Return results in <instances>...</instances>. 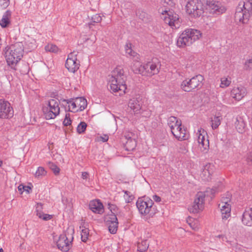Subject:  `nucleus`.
<instances>
[{"mask_svg":"<svg viewBox=\"0 0 252 252\" xmlns=\"http://www.w3.org/2000/svg\"><path fill=\"white\" fill-rule=\"evenodd\" d=\"M3 52L7 65L12 69L16 70L17 63L23 56V44L19 42L7 46L3 50Z\"/></svg>","mask_w":252,"mask_h":252,"instance_id":"f257e3e1","label":"nucleus"},{"mask_svg":"<svg viewBox=\"0 0 252 252\" xmlns=\"http://www.w3.org/2000/svg\"><path fill=\"white\" fill-rule=\"evenodd\" d=\"M126 78L124 70L121 67L116 68L109 78L111 90L113 92H120V95L125 94L126 90Z\"/></svg>","mask_w":252,"mask_h":252,"instance_id":"f03ea898","label":"nucleus"},{"mask_svg":"<svg viewBox=\"0 0 252 252\" xmlns=\"http://www.w3.org/2000/svg\"><path fill=\"white\" fill-rule=\"evenodd\" d=\"M201 32L193 29H187L179 34L177 39V45L184 48L191 45L201 37Z\"/></svg>","mask_w":252,"mask_h":252,"instance_id":"7ed1b4c3","label":"nucleus"},{"mask_svg":"<svg viewBox=\"0 0 252 252\" xmlns=\"http://www.w3.org/2000/svg\"><path fill=\"white\" fill-rule=\"evenodd\" d=\"M136 206L140 214L146 218L153 217L157 212L153 201L148 197L139 198L136 202Z\"/></svg>","mask_w":252,"mask_h":252,"instance_id":"20e7f679","label":"nucleus"},{"mask_svg":"<svg viewBox=\"0 0 252 252\" xmlns=\"http://www.w3.org/2000/svg\"><path fill=\"white\" fill-rule=\"evenodd\" d=\"M252 12V0L240 1L236 7L235 17L243 23H246Z\"/></svg>","mask_w":252,"mask_h":252,"instance_id":"39448f33","label":"nucleus"},{"mask_svg":"<svg viewBox=\"0 0 252 252\" xmlns=\"http://www.w3.org/2000/svg\"><path fill=\"white\" fill-rule=\"evenodd\" d=\"M60 101L55 99H50L43 107V112L46 120L55 119L60 114Z\"/></svg>","mask_w":252,"mask_h":252,"instance_id":"423d86ee","label":"nucleus"},{"mask_svg":"<svg viewBox=\"0 0 252 252\" xmlns=\"http://www.w3.org/2000/svg\"><path fill=\"white\" fill-rule=\"evenodd\" d=\"M186 11L191 17H198L204 12L203 4L200 0H189L186 5Z\"/></svg>","mask_w":252,"mask_h":252,"instance_id":"0eeeda50","label":"nucleus"},{"mask_svg":"<svg viewBox=\"0 0 252 252\" xmlns=\"http://www.w3.org/2000/svg\"><path fill=\"white\" fill-rule=\"evenodd\" d=\"M159 64L158 61H152L148 62L146 63L141 64L139 68L136 70L138 72L142 75L151 76L157 74L159 72Z\"/></svg>","mask_w":252,"mask_h":252,"instance_id":"6e6552de","label":"nucleus"},{"mask_svg":"<svg viewBox=\"0 0 252 252\" xmlns=\"http://www.w3.org/2000/svg\"><path fill=\"white\" fill-rule=\"evenodd\" d=\"M67 103L69 110L74 113L84 110L87 106V100L83 97L68 100Z\"/></svg>","mask_w":252,"mask_h":252,"instance_id":"1a4fd4ad","label":"nucleus"},{"mask_svg":"<svg viewBox=\"0 0 252 252\" xmlns=\"http://www.w3.org/2000/svg\"><path fill=\"white\" fill-rule=\"evenodd\" d=\"M206 196L204 192H198L196 195L193 203L189 208L190 213H197L201 211L204 208L205 197Z\"/></svg>","mask_w":252,"mask_h":252,"instance_id":"9d476101","label":"nucleus"},{"mask_svg":"<svg viewBox=\"0 0 252 252\" xmlns=\"http://www.w3.org/2000/svg\"><path fill=\"white\" fill-rule=\"evenodd\" d=\"M197 143L200 152L203 154L207 153L209 149V141L206 137V132L202 128H199L196 133Z\"/></svg>","mask_w":252,"mask_h":252,"instance_id":"9b49d317","label":"nucleus"},{"mask_svg":"<svg viewBox=\"0 0 252 252\" xmlns=\"http://www.w3.org/2000/svg\"><path fill=\"white\" fill-rule=\"evenodd\" d=\"M65 67L71 72H75L79 68L80 62L77 59V53L75 51L70 53L65 62Z\"/></svg>","mask_w":252,"mask_h":252,"instance_id":"f8f14e48","label":"nucleus"},{"mask_svg":"<svg viewBox=\"0 0 252 252\" xmlns=\"http://www.w3.org/2000/svg\"><path fill=\"white\" fill-rule=\"evenodd\" d=\"M207 9L212 14L220 15L224 13L226 9L221 3L216 0H207Z\"/></svg>","mask_w":252,"mask_h":252,"instance_id":"ddd939ff","label":"nucleus"},{"mask_svg":"<svg viewBox=\"0 0 252 252\" xmlns=\"http://www.w3.org/2000/svg\"><path fill=\"white\" fill-rule=\"evenodd\" d=\"M13 115L10 104L7 101L0 99V119H7Z\"/></svg>","mask_w":252,"mask_h":252,"instance_id":"4468645a","label":"nucleus"},{"mask_svg":"<svg viewBox=\"0 0 252 252\" xmlns=\"http://www.w3.org/2000/svg\"><path fill=\"white\" fill-rule=\"evenodd\" d=\"M165 13H167V15L164 17V22L170 26L172 28L178 29L180 26V21L179 16L172 11L167 12L164 11Z\"/></svg>","mask_w":252,"mask_h":252,"instance_id":"2eb2a0df","label":"nucleus"},{"mask_svg":"<svg viewBox=\"0 0 252 252\" xmlns=\"http://www.w3.org/2000/svg\"><path fill=\"white\" fill-rule=\"evenodd\" d=\"M247 88L240 85L233 88L230 92V95L236 100L240 101L247 95Z\"/></svg>","mask_w":252,"mask_h":252,"instance_id":"dca6fc26","label":"nucleus"},{"mask_svg":"<svg viewBox=\"0 0 252 252\" xmlns=\"http://www.w3.org/2000/svg\"><path fill=\"white\" fill-rule=\"evenodd\" d=\"M142 104V98L140 96H136L130 99L128 106L135 114H139L141 113Z\"/></svg>","mask_w":252,"mask_h":252,"instance_id":"f3484780","label":"nucleus"},{"mask_svg":"<svg viewBox=\"0 0 252 252\" xmlns=\"http://www.w3.org/2000/svg\"><path fill=\"white\" fill-rule=\"evenodd\" d=\"M71 241L69 240L66 235L61 234L57 242L58 248L62 251L67 252L70 248Z\"/></svg>","mask_w":252,"mask_h":252,"instance_id":"a211bd4d","label":"nucleus"},{"mask_svg":"<svg viewBox=\"0 0 252 252\" xmlns=\"http://www.w3.org/2000/svg\"><path fill=\"white\" fill-rule=\"evenodd\" d=\"M171 131L178 140H185L188 138L186 130L183 128L182 124L176 125L173 128L171 129Z\"/></svg>","mask_w":252,"mask_h":252,"instance_id":"6ab92c4d","label":"nucleus"},{"mask_svg":"<svg viewBox=\"0 0 252 252\" xmlns=\"http://www.w3.org/2000/svg\"><path fill=\"white\" fill-rule=\"evenodd\" d=\"M214 166L211 163L206 164L203 166L200 176L203 180L209 181L211 179V176L214 172Z\"/></svg>","mask_w":252,"mask_h":252,"instance_id":"aec40b11","label":"nucleus"},{"mask_svg":"<svg viewBox=\"0 0 252 252\" xmlns=\"http://www.w3.org/2000/svg\"><path fill=\"white\" fill-rule=\"evenodd\" d=\"M90 209L94 213L101 214L104 212L103 206L99 200H94L89 203Z\"/></svg>","mask_w":252,"mask_h":252,"instance_id":"412c9836","label":"nucleus"},{"mask_svg":"<svg viewBox=\"0 0 252 252\" xmlns=\"http://www.w3.org/2000/svg\"><path fill=\"white\" fill-rule=\"evenodd\" d=\"M219 207L220 209L221 218L223 220H227L231 215V206L230 204H226L223 203H220Z\"/></svg>","mask_w":252,"mask_h":252,"instance_id":"4be33fe9","label":"nucleus"},{"mask_svg":"<svg viewBox=\"0 0 252 252\" xmlns=\"http://www.w3.org/2000/svg\"><path fill=\"white\" fill-rule=\"evenodd\" d=\"M110 223H109V231L111 234L116 233L118 230V222L116 215H110Z\"/></svg>","mask_w":252,"mask_h":252,"instance_id":"5701e85b","label":"nucleus"},{"mask_svg":"<svg viewBox=\"0 0 252 252\" xmlns=\"http://www.w3.org/2000/svg\"><path fill=\"white\" fill-rule=\"evenodd\" d=\"M235 126L239 132L243 133L246 127L247 122L243 117L238 116L236 119Z\"/></svg>","mask_w":252,"mask_h":252,"instance_id":"b1692460","label":"nucleus"},{"mask_svg":"<svg viewBox=\"0 0 252 252\" xmlns=\"http://www.w3.org/2000/svg\"><path fill=\"white\" fill-rule=\"evenodd\" d=\"M242 221L244 225L252 226V209H250L246 210L243 214Z\"/></svg>","mask_w":252,"mask_h":252,"instance_id":"393cba45","label":"nucleus"},{"mask_svg":"<svg viewBox=\"0 0 252 252\" xmlns=\"http://www.w3.org/2000/svg\"><path fill=\"white\" fill-rule=\"evenodd\" d=\"M203 80V77L201 75H197L190 79L193 90L201 87Z\"/></svg>","mask_w":252,"mask_h":252,"instance_id":"a878e982","label":"nucleus"},{"mask_svg":"<svg viewBox=\"0 0 252 252\" xmlns=\"http://www.w3.org/2000/svg\"><path fill=\"white\" fill-rule=\"evenodd\" d=\"M11 16V12L7 10L3 15L2 18L0 21V25L2 28H6L9 24V18Z\"/></svg>","mask_w":252,"mask_h":252,"instance_id":"bb28decb","label":"nucleus"},{"mask_svg":"<svg viewBox=\"0 0 252 252\" xmlns=\"http://www.w3.org/2000/svg\"><path fill=\"white\" fill-rule=\"evenodd\" d=\"M187 221L190 227L194 231H197L199 229L200 223L197 220L189 218Z\"/></svg>","mask_w":252,"mask_h":252,"instance_id":"cd10ccee","label":"nucleus"},{"mask_svg":"<svg viewBox=\"0 0 252 252\" xmlns=\"http://www.w3.org/2000/svg\"><path fill=\"white\" fill-rule=\"evenodd\" d=\"M222 118L220 116H214L211 118V126L212 129L217 128L221 123Z\"/></svg>","mask_w":252,"mask_h":252,"instance_id":"c85d7f7f","label":"nucleus"},{"mask_svg":"<svg viewBox=\"0 0 252 252\" xmlns=\"http://www.w3.org/2000/svg\"><path fill=\"white\" fill-rule=\"evenodd\" d=\"M181 87L183 91L187 92H189L193 90L191 82L189 79H187L182 82Z\"/></svg>","mask_w":252,"mask_h":252,"instance_id":"c756f323","label":"nucleus"},{"mask_svg":"<svg viewBox=\"0 0 252 252\" xmlns=\"http://www.w3.org/2000/svg\"><path fill=\"white\" fill-rule=\"evenodd\" d=\"M168 125L170 129L173 128L176 125H181V121L177 119V118L173 116L170 117L167 121Z\"/></svg>","mask_w":252,"mask_h":252,"instance_id":"7c9ffc66","label":"nucleus"},{"mask_svg":"<svg viewBox=\"0 0 252 252\" xmlns=\"http://www.w3.org/2000/svg\"><path fill=\"white\" fill-rule=\"evenodd\" d=\"M126 149L128 151H132L134 150L136 146V141L134 139H131L129 137L126 144Z\"/></svg>","mask_w":252,"mask_h":252,"instance_id":"2f4dec72","label":"nucleus"},{"mask_svg":"<svg viewBox=\"0 0 252 252\" xmlns=\"http://www.w3.org/2000/svg\"><path fill=\"white\" fill-rule=\"evenodd\" d=\"M126 53L129 57H135L136 53L131 48V44L126 43L125 46Z\"/></svg>","mask_w":252,"mask_h":252,"instance_id":"473e14b6","label":"nucleus"},{"mask_svg":"<svg viewBox=\"0 0 252 252\" xmlns=\"http://www.w3.org/2000/svg\"><path fill=\"white\" fill-rule=\"evenodd\" d=\"M80 229H81V239L83 242H86L88 239L89 230L83 226H80Z\"/></svg>","mask_w":252,"mask_h":252,"instance_id":"72a5a7b5","label":"nucleus"},{"mask_svg":"<svg viewBox=\"0 0 252 252\" xmlns=\"http://www.w3.org/2000/svg\"><path fill=\"white\" fill-rule=\"evenodd\" d=\"M231 83V79L229 77H222L220 79V87L225 88L228 87Z\"/></svg>","mask_w":252,"mask_h":252,"instance_id":"f704fd0d","label":"nucleus"},{"mask_svg":"<svg viewBox=\"0 0 252 252\" xmlns=\"http://www.w3.org/2000/svg\"><path fill=\"white\" fill-rule=\"evenodd\" d=\"M47 174L46 171L45 170L44 168L41 166H39L37 169L34 176L35 177L40 178H42L43 176H45Z\"/></svg>","mask_w":252,"mask_h":252,"instance_id":"c9c22d12","label":"nucleus"},{"mask_svg":"<svg viewBox=\"0 0 252 252\" xmlns=\"http://www.w3.org/2000/svg\"><path fill=\"white\" fill-rule=\"evenodd\" d=\"M45 49L47 52L57 53L58 51V47L54 44H49L45 47Z\"/></svg>","mask_w":252,"mask_h":252,"instance_id":"e433bc0d","label":"nucleus"},{"mask_svg":"<svg viewBox=\"0 0 252 252\" xmlns=\"http://www.w3.org/2000/svg\"><path fill=\"white\" fill-rule=\"evenodd\" d=\"M87 124L84 122H81L77 126V131L78 133L81 134L85 132L87 127Z\"/></svg>","mask_w":252,"mask_h":252,"instance_id":"4c0bfd02","label":"nucleus"},{"mask_svg":"<svg viewBox=\"0 0 252 252\" xmlns=\"http://www.w3.org/2000/svg\"><path fill=\"white\" fill-rule=\"evenodd\" d=\"M49 166L55 175H58L60 173V168L53 163L49 162Z\"/></svg>","mask_w":252,"mask_h":252,"instance_id":"58836bf2","label":"nucleus"},{"mask_svg":"<svg viewBox=\"0 0 252 252\" xmlns=\"http://www.w3.org/2000/svg\"><path fill=\"white\" fill-rule=\"evenodd\" d=\"M71 124V120L70 119V116L69 113L65 114V118L63 122V124L65 126H68Z\"/></svg>","mask_w":252,"mask_h":252,"instance_id":"ea45409f","label":"nucleus"},{"mask_svg":"<svg viewBox=\"0 0 252 252\" xmlns=\"http://www.w3.org/2000/svg\"><path fill=\"white\" fill-rule=\"evenodd\" d=\"M125 195H124V198L126 200V202L129 203L130 202L133 198V197L132 195H130V192L128 191H124Z\"/></svg>","mask_w":252,"mask_h":252,"instance_id":"a19ab883","label":"nucleus"},{"mask_svg":"<svg viewBox=\"0 0 252 252\" xmlns=\"http://www.w3.org/2000/svg\"><path fill=\"white\" fill-rule=\"evenodd\" d=\"M108 209L111 211L112 215H116V213H117V211L118 210V207L116 205L114 204H112L110 203H109L108 204Z\"/></svg>","mask_w":252,"mask_h":252,"instance_id":"79ce46f5","label":"nucleus"},{"mask_svg":"<svg viewBox=\"0 0 252 252\" xmlns=\"http://www.w3.org/2000/svg\"><path fill=\"white\" fill-rule=\"evenodd\" d=\"M230 201V195L227 194L225 197H222L221 199L220 203H223V204L226 203V204H230L229 202Z\"/></svg>","mask_w":252,"mask_h":252,"instance_id":"37998d69","label":"nucleus"},{"mask_svg":"<svg viewBox=\"0 0 252 252\" xmlns=\"http://www.w3.org/2000/svg\"><path fill=\"white\" fill-rule=\"evenodd\" d=\"M148 246L146 245V242H143L141 245H139L138 246V248L139 251L141 252H145L148 249Z\"/></svg>","mask_w":252,"mask_h":252,"instance_id":"c03bdc74","label":"nucleus"},{"mask_svg":"<svg viewBox=\"0 0 252 252\" xmlns=\"http://www.w3.org/2000/svg\"><path fill=\"white\" fill-rule=\"evenodd\" d=\"M18 189L19 190H22L25 191L28 193L30 192V190H31V188L28 186H23V185H20L18 187Z\"/></svg>","mask_w":252,"mask_h":252,"instance_id":"a18cd8bd","label":"nucleus"},{"mask_svg":"<svg viewBox=\"0 0 252 252\" xmlns=\"http://www.w3.org/2000/svg\"><path fill=\"white\" fill-rule=\"evenodd\" d=\"M92 20L95 23H99L101 21V17L98 14H95L92 17Z\"/></svg>","mask_w":252,"mask_h":252,"instance_id":"49530a36","label":"nucleus"},{"mask_svg":"<svg viewBox=\"0 0 252 252\" xmlns=\"http://www.w3.org/2000/svg\"><path fill=\"white\" fill-rule=\"evenodd\" d=\"M247 161L249 164L252 165V152L248 154Z\"/></svg>","mask_w":252,"mask_h":252,"instance_id":"de8ad7c7","label":"nucleus"},{"mask_svg":"<svg viewBox=\"0 0 252 252\" xmlns=\"http://www.w3.org/2000/svg\"><path fill=\"white\" fill-rule=\"evenodd\" d=\"M52 218V216L51 215L43 213V216L40 219L44 220H51Z\"/></svg>","mask_w":252,"mask_h":252,"instance_id":"09e8293b","label":"nucleus"},{"mask_svg":"<svg viewBox=\"0 0 252 252\" xmlns=\"http://www.w3.org/2000/svg\"><path fill=\"white\" fill-rule=\"evenodd\" d=\"M153 198L154 200L157 202H159L161 200V198L159 196H158L157 195H154L153 196Z\"/></svg>","mask_w":252,"mask_h":252,"instance_id":"8fccbe9b","label":"nucleus"},{"mask_svg":"<svg viewBox=\"0 0 252 252\" xmlns=\"http://www.w3.org/2000/svg\"><path fill=\"white\" fill-rule=\"evenodd\" d=\"M100 139L103 142H105L108 140V136L107 135H104L100 137Z\"/></svg>","mask_w":252,"mask_h":252,"instance_id":"3c124183","label":"nucleus"},{"mask_svg":"<svg viewBox=\"0 0 252 252\" xmlns=\"http://www.w3.org/2000/svg\"><path fill=\"white\" fill-rule=\"evenodd\" d=\"M89 177V174L87 172H83L82 173V178L83 179H87Z\"/></svg>","mask_w":252,"mask_h":252,"instance_id":"603ef678","label":"nucleus"},{"mask_svg":"<svg viewBox=\"0 0 252 252\" xmlns=\"http://www.w3.org/2000/svg\"><path fill=\"white\" fill-rule=\"evenodd\" d=\"M36 215L40 219L43 216V213L40 210H36Z\"/></svg>","mask_w":252,"mask_h":252,"instance_id":"864d4df0","label":"nucleus"},{"mask_svg":"<svg viewBox=\"0 0 252 252\" xmlns=\"http://www.w3.org/2000/svg\"><path fill=\"white\" fill-rule=\"evenodd\" d=\"M163 2L169 5H172V0H162Z\"/></svg>","mask_w":252,"mask_h":252,"instance_id":"5fc2aeb1","label":"nucleus"},{"mask_svg":"<svg viewBox=\"0 0 252 252\" xmlns=\"http://www.w3.org/2000/svg\"><path fill=\"white\" fill-rule=\"evenodd\" d=\"M9 5V0H5V2L3 4L4 6H7Z\"/></svg>","mask_w":252,"mask_h":252,"instance_id":"6e6d98bb","label":"nucleus"},{"mask_svg":"<svg viewBox=\"0 0 252 252\" xmlns=\"http://www.w3.org/2000/svg\"><path fill=\"white\" fill-rule=\"evenodd\" d=\"M248 62L249 63H252V57L251 59L249 60Z\"/></svg>","mask_w":252,"mask_h":252,"instance_id":"4d7b16f0","label":"nucleus"},{"mask_svg":"<svg viewBox=\"0 0 252 252\" xmlns=\"http://www.w3.org/2000/svg\"><path fill=\"white\" fill-rule=\"evenodd\" d=\"M2 164V161L1 160H0V166H1Z\"/></svg>","mask_w":252,"mask_h":252,"instance_id":"13d9d810","label":"nucleus"},{"mask_svg":"<svg viewBox=\"0 0 252 252\" xmlns=\"http://www.w3.org/2000/svg\"><path fill=\"white\" fill-rule=\"evenodd\" d=\"M0 252H3V250L2 248L0 249Z\"/></svg>","mask_w":252,"mask_h":252,"instance_id":"bf43d9fd","label":"nucleus"},{"mask_svg":"<svg viewBox=\"0 0 252 252\" xmlns=\"http://www.w3.org/2000/svg\"><path fill=\"white\" fill-rule=\"evenodd\" d=\"M221 236V235H219L218 237L220 238Z\"/></svg>","mask_w":252,"mask_h":252,"instance_id":"052dcab7","label":"nucleus"}]
</instances>
